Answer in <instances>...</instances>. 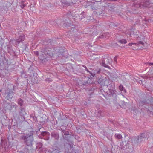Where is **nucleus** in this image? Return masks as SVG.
<instances>
[{
	"mask_svg": "<svg viewBox=\"0 0 153 153\" xmlns=\"http://www.w3.org/2000/svg\"><path fill=\"white\" fill-rule=\"evenodd\" d=\"M8 86L10 88L8 87L5 89L4 95L6 99L10 101L14 94H16V86L12 84L9 85Z\"/></svg>",
	"mask_w": 153,
	"mask_h": 153,
	"instance_id": "f257e3e1",
	"label": "nucleus"
},
{
	"mask_svg": "<svg viewBox=\"0 0 153 153\" xmlns=\"http://www.w3.org/2000/svg\"><path fill=\"white\" fill-rule=\"evenodd\" d=\"M33 133L34 131H31L30 132V133L21 137V139L27 146H30L32 145L33 140Z\"/></svg>",
	"mask_w": 153,
	"mask_h": 153,
	"instance_id": "f03ea898",
	"label": "nucleus"
},
{
	"mask_svg": "<svg viewBox=\"0 0 153 153\" xmlns=\"http://www.w3.org/2000/svg\"><path fill=\"white\" fill-rule=\"evenodd\" d=\"M4 109L9 110L10 111L12 110L13 108H14L16 110L17 108V106L16 104L13 102L5 103L4 104Z\"/></svg>",
	"mask_w": 153,
	"mask_h": 153,
	"instance_id": "7ed1b4c3",
	"label": "nucleus"
},
{
	"mask_svg": "<svg viewBox=\"0 0 153 153\" xmlns=\"http://www.w3.org/2000/svg\"><path fill=\"white\" fill-rule=\"evenodd\" d=\"M52 138L54 140L57 142L59 139V134L58 132L56 131H53L51 134Z\"/></svg>",
	"mask_w": 153,
	"mask_h": 153,
	"instance_id": "20e7f679",
	"label": "nucleus"
},
{
	"mask_svg": "<svg viewBox=\"0 0 153 153\" xmlns=\"http://www.w3.org/2000/svg\"><path fill=\"white\" fill-rule=\"evenodd\" d=\"M109 92L111 94L112 96L116 99L117 95L116 94V91L115 90V86H112V87L109 89Z\"/></svg>",
	"mask_w": 153,
	"mask_h": 153,
	"instance_id": "39448f33",
	"label": "nucleus"
},
{
	"mask_svg": "<svg viewBox=\"0 0 153 153\" xmlns=\"http://www.w3.org/2000/svg\"><path fill=\"white\" fill-rule=\"evenodd\" d=\"M18 114L20 117L24 119L25 115L26 114L25 108L20 107L18 111Z\"/></svg>",
	"mask_w": 153,
	"mask_h": 153,
	"instance_id": "423d86ee",
	"label": "nucleus"
},
{
	"mask_svg": "<svg viewBox=\"0 0 153 153\" xmlns=\"http://www.w3.org/2000/svg\"><path fill=\"white\" fill-rule=\"evenodd\" d=\"M147 135L145 133H142L140 136H138L137 137H136L135 138L136 140V143H138L139 142H140L142 140V139L147 137Z\"/></svg>",
	"mask_w": 153,
	"mask_h": 153,
	"instance_id": "0eeeda50",
	"label": "nucleus"
},
{
	"mask_svg": "<svg viewBox=\"0 0 153 153\" xmlns=\"http://www.w3.org/2000/svg\"><path fill=\"white\" fill-rule=\"evenodd\" d=\"M149 2L148 1L146 2H142L140 3V4L138 5H137L136 7H138L144 8L145 7H149Z\"/></svg>",
	"mask_w": 153,
	"mask_h": 153,
	"instance_id": "6e6552de",
	"label": "nucleus"
},
{
	"mask_svg": "<svg viewBox=\"0 0 153 153\" xmlns=\"http://www.w3.org/2000/svg\"><path fill=\"white\" fill-rule=\"evenodd\" d=\"M50 133L47 131H42L41 132V134L38 136L39 138L42 139L43 138V137L45 136H47V137L48 138V135H50Z\"/></svg>",
	"mask_w": 153,
	"mask_h": 153,
	"instance_id": "1a4fd4ad",
	"label": "nucleus"
},
{
	"mask_svg": "<svg viewBox=\"0 0 153 153\" xmlns=\"http://www.w3.org/2000/svg\"><path fill=\"white\" fill-rule=\"evenodd\" d=\"M28 72L30 74L29 75L30 76H34V74L35 71H34V68H29L28 69Z\"/></svg>",
	"mask_w": 153,
	"mask_h": 153,
	"instance_id": "9d476101",
	"label": "nucleus"
},
{
	"mask_svg": "<svg viewBox=\"0 0 153 153\" xmlns=\"http://www.w3.org/2000/svg\"><path fill=\"white\" fill-rule=\"evenodd\" d=\"M25 39V36L24 35L21 36L19 38L16 39V41L18 42H20L23 41Z\"/></svg>",
	"mask_w": 153,
	"mask_h": 153,
	"instance_id": "9b49d317",
	"label": "nucleus"
},
{
	"mask_svg": "<svg viewBox=\"0 0 153 153\" xmlns=\"http://www.w3.org/2000/svg\"><path fill=\"white\" fill-rule=\"evenodd\" d=\"M139 105L140 106H142L144 105H146L148 103H147V101L146 100H143V101L140 100L139 102Z\"/></svg>",
	"mask_w": 153,
	"mask_h": 153,
	"instance_id": "f8f14e48",
	"label": "nucleus"
},
{
	"mask_svg": "<svg viewBox=\"0 0 153 153\" xmlns=\"http://www.w3.org/2000/svg\"><path fill=\"white\" fill-rule=\"evenodd\" d=\"M17 103L21 106H22L24 104V101L21 98H19L17 100Z\"/></svg>",
	"mask_w": 153,
	"mask_h": 153,
	"instance_id": "ddd939ff",
	"label": "nucleus"
},
{
	"mask_svg": "<svg viewBox=\"0 0 153 153\" xmlns=\"http://www.w3.org/2000/svg\"><path fill=\"white\" fill-rule=\"evenodd\" d=\"M97 113L98 114L97 115L99 117H103L104 115V112L100 110H99L98 111Z\"/></svg>",
	"mask_w": 153,
	"mask_h": 153,
	"instance_id": "4468645a",
	"label": "nucleus"
},
{
	"mask_svg": "<svg viewBox=\"0 0 153 153\" xmlns=\"http://www.w3.org/2000/svg\"><path fill=\"white\" fill-rule=\"evenodd\" d=\"M73 144H70V143L68 144V145L70 146L71 148V152L69 153H76L75 149L73 148Z\"/></svg>",
	"mask_w": 153,
	"mask_h": 153,
	"instance_id": "2eb2a0df",
	"label": "nucleus"
},
{
	"mask_svg": "<svg viewBox=\"0 0 153 153\" xmlns=\"http://www.w3.org/2000/svg\"><path fill=\"white\" fill-rule=\"evenodd\" d=\"M62 137L64 139L66 140L68 142L70 143V144H73V142L70 141V140L68 139L67 137H66V136H64L63 135Z\"/></svg>",
	"mask_w": 153,
	"mask_h": 153,
	"instance_id": "dca6fc26",
	"label": "nucleus"
},
{
	"mask_svg": "<svg viewBox=\"0 0 153 153\" xmlns=\"http://www.w3.org/2000/svg\"><path fill=\"white\" fill-rule=\"evenodd\" d=\"M118 42V43L121 44H125L127 43V41L125 39H122V40H119Z\"/></svg>",
	"mask_w": 153,
	"mask_h": 153,
	"instance_id": "f3484780",
	"label": "nucleus"
},
{
	"mask_svg": "<svg viewBox=\"0 0 153 153\" xmlns=\"http://www.w3.org/2000/svg\"><path fill=\"white\" fill-rule=\"evenodd\" d=\"M72 1L71 0H66L65 1H63L62 3L66 5H69L70 2Z\"/></svg>",
	"mask_w": 153,
	"mask_h": 153,
	"instance_id": "a211bd4d",
	"label": "nucleus"
},
{
	"mask_svg": "<svg viewBox=\"0 0 153 153\" xmlns=\"http://www.w3.org/2000/svg\"><path fill=\"white\" fill-rule=\"evenodd\" d=\"M67 128L66 126H61L60 127L61 130L62 131V132L66 130Z\"/></svg>",
	"mask_w": 153,
	"mask_h": 153,
	"instance_id": "6ab92c4d",
	"label": "nucleus"
},
{
	"mask_svg": "<svg viewBox=\"0 0 153 153\" xmlns=\"http://www.w3.org/2000/svg\"><path fill=\"white\" fill-rule=\"evenodd\" d=\"M30 118L32 119L34 122H36L37 121V118L35 116H31Z\"/></svg>",
	"mask_w": 153,
	"mask_h": 153,
	"instance_id": "aec40b11",
	"label": "nucleus"
},
{
	"mask_svg": "<svg viewBox=\"0 0 153 153\" xmlns=\"http://www.w3.org/2000/svg\"><path fill=\"white\" fill-rule=\"evenodd\" d=\"M115 137L116 138L119 139H120L122 138V135L120 134H115Z\"/></svg>",
	"mask_w": 153,
	"mask_h": 153,
	"instance_id": "412c9836",
	"label": "nucleus"
},
{
	"mask_svg": "<svg viewBox=\"0 0 153 153\" xmlns=\"http://www.w3.org/2000/svg\"><path fill=\"white\" fill-rule=\"evenodd\" d=\"M48 138L47 137V136H45L43 137V138L42 139H44V140H45L46 141H48V140L50 139V135H48Z\"/></svg>",
	"mask_w": 153,
	"mask_h": 153,
	"instance_id": "4be33fe9",
	"label": "nucleus"
},
{
	"mask_svg": "<svg viewBox=\"0 0 153 153\" xmlns=\"http://www.w3.org/2000/svg\"><path fill=\"white\" fill-rule=\"evenodd\" d=\"M62 132L65 135H68L69 134V132L67 131H66V130Z\"/></svg>",
	"mask_w": 153,
	"mask_h": 153,
	"instance_id": "5701e85b",
	"label": "nucleus"
},
{
	"mask_svg": "<svg viewBox=\"0 0 153 153\" xmlns=\"http://www.w3.org/2000/svg\"><path fill=\"white\" fill-rule=\"evenodd\" d=\"M124 88L123 87L121 84L119 86V89L120 91H122Z\"/></svg>",
	"mask_w": 153,
	"mask_h": 153,
	"instance_id": "b1692460",
	"label": "nucleus"
},
{
	"mask_svg": "<svg viewBox=\"0 0 153 153\" xmlns=\"http://www.w3.org/2000/svg\"><path fill=\"white\" fill-rule=\"evenodd\" d=\"M37 128L40 130L42 127V125L39 124H38L37 125Z\"/></svg>",
	"mask_w": 153,
	"mask_h": 153,
	"instance_id": "393cba45",
	"label": "nucleus"
},
{
	"mask_svg": "<svg viewBox=\"0 0 153 153\" xmlns=\"http://www.w3.org/2000/svg\"><path fill=\"white\" fill-rule=\"evenodd\" d=\"M38 146L40 148H41L43 146L42 143L41 142H39L37 143Z\"/></svg>",
	"mask_w": 153,
	"mask_h": 153,
	"instance_id": "a878e982",
	"label": "nucleus"
},
{
	"mask_svg": "<svg viewBox=\"0 0 153 153\" xmlns=\"http://www.w3.org/2000/svg\"><path fill=\"white\" fill-rule=\"evenodd\" d=\"M58 150L56 149L53 150L50 153H58Z\"/></svg>",
	"mask_w": 153,
	"mask_h": 153,
	"instance_id": "bb28decb",
	"label": "nucleus"
},
{
	"mask_svg": "<svg viewBox=\"0 0 153 153\" xmlns=\"http://www.w3.org/2000/svg\"><path fill=\"white\" fill-rule=\"evenodd\" d=\"M45 80L48 82H50L52 81V79L49 78H46Z\"/></svg>",
	"mask_w": 153,
	"mask_h": 153,
	"instance_id": "cd10ccee",
	"label": "nucleus"
},
{
	"mask_svg": "<svg viewBox=\"0 0 153 153\" xmlns=\"http://www.w3.org/2000/svg\"><path fill=\"white\" fill-rule=\"evenodd\" d=\"M153 66V63H147L146 64V66Z\"/></svg>",
	"mask_w": 153,
	"mask_h": 153,
	"instance_id": "c85d7f7f",
	"label": "nucleus"
},
{
	"mask_svg": "<svg viewBox=\"0 0 153 153\" xmlns=\"http://www.w3.org/2000/svg\"><path fill=\"white\" fill-rule=\"evenodd\" d=\"M28 149L27 147H25L24 149V151L26 153L28 152Z\"/></svg>",
	"mask_w": 153,
	"mask_h": 153,
	"instance_id": "c756f323",
	"label": "nucleus"
},
{
	"mask_svg": "<svg viewBox=\"0 0 153 153\" xmlns=\"http://www.w3.org/2000/svg\"><path fill=\"white\" fill-rule=\"evenodd\" d=\"M134 44H136V43H130L128 44V46H132Z\"/></svg>",
	"mask_w": 153,
	"mask_h": 153,
	"instance_id": "7c9ffc66",
	"label": "nucleus"
},
{
	"mask_svg": "<svg viewBox=\"0 0 153 153\" xmlns=\"http://www.w3.org/2000/svg\"><path fill=\"white\" fill-rule=\"evenodd\" d=\"M34 54L36 55H38V52L37 51H34Z\"/></svg>",
	"mask_w": 153,
	"mask_h": 153,
	"instance_id": "2f4dec72",
	"label": "nucleus"
},
{
	"mask_svg": "<svg viewBox=\"0 0 153 153\" xmlns=\"http://www.w3.org/2000/svg\"><path fill=\"white\" fill-rule=\"evenodd\" d=\"M79 137L78 136H75V138L77 140H78Z\"/></svg>",
	"mask_w": 153,
	"mask_h": 153,
	"instance_id": "473e14b6",
	"label": "nucleus"
},
{
	"mask_svg": "<svg viewBox=\"0 0 153 153\" xmlns=\"http://www.w3.org/2000/svg\"><path fill=\"white\" fill-rule=\"evenodd\" d=\"M100 69H99V70H98L97 72V73L98 74H100Z\"/></svg>",
	"mask_w": 153,
	"mask_h": 153,
	"instance_id": "72a5a7b5",
	"label": "nucleus"
},
{
	"mask_svg": "<svg viewBox=\"0 0 153 153\" xmlns=\"http://www.w3.org/2000/svg\"><path fill=\"white\" fill-rule=\"evenodd\" d=\"M40 131L39 129L38 128L36 129L35 131L36 132H38L39 131Z\"/></svg>",
	"mask_w": 153,
	"mask_h": 153,
	"instance_id": "f704fd0d",
	"label": "nucleus"
},
{
	"mask_svg": "<svg viewBox=\"0 0 153 153\" xmlns=\"http://www.w3.org/2000/svg\"><path fill=\"white\" fill-rule=\"evenodd\" d=\"M16 113V111H13V116H14H14H16V115H15V114H14V113Z\"/></svg>",
	"mask_w": 153,
	"mask_h": 153,
	"instance_id": "c9c22d12",
	"label": "nucleus"
},
{
	"mask_svg": "<svg viewBox=\"0 0 153 153\" xmlns=\"http://www.w3.org/2000/svg\"><path fill=\"white\" fill-rule=\"evenodd\" d=\"M25 7V5L24 4H23L21 6V7L23 8L24 7Z\"/></svg>",
	"mask_w": 153,
	"mask_h": 153,
	"instance_id": "e433bc0d",
	"label": "nucleus"
},
{
	"mask_svg": "<svg viewBox=\"0 0 153 153\" xmlns=\"http://www.w3.org/2000/svg\"><path fill=\"white\" fill-rule=\"evenodd\" d=\"M139 44H143V43L142 42H139Z\"/></svg>",
	"mask_w": 153,
	"mask_h": 153,
	"instance_id": "4c0bfd02",
	"label": "nucleus"
},
{
	"mask_svg": "<svg viewBox=\"0 0 153 153\" xmlns=\"http://www.w3.org/2000/svg\"><path fill=\"white\" fill-rule=\"evenodd\" d=\"M71 135L72 136H74V134H73V135L71 134Z\"/></svg>",
	"mask_w": 153,
	"mask_h": 153,
	"instance_id": "58836bf2",
	"label": "nucleus"
},
{
	"mask_svg": "<svg viewBox=\"0 0 153 153\" xmlns=\"http://www.w3.org/2000/svg\"><path fill=\"white\" fill-rule=\"evenodd\" d=\"M144 107L146 108H148L147 107H146V106H144Z\"/></svg>",
	"mask_w": 153,
	"mask_h": 153,
	"instance_id": "ea45409f",
	"label": "nucleus"
},
{
	"mask_svg": "<svg viewBox=\"0 0 153 153\" xmlns=\"http://www.w3.org/2000/svg\"><path fill=\"white\" fill-rule=\"evenodd\" d=\"M2 91V90L1 89L0 90V92H1Z\"/></svg>",
	"mask_w": 153,
	"mask_h": 153,
	"instance_id": "a19ab883",
	"label": "nucleus"
},
{
	"mask_svg": "<svg viewBox=\"0 0 153 153\" xmlns=\"http://www.w3.org/2000/svg\"><path fill=\"white\" fill-rule=\"evenodd\" d=\"M104 66V67H107V66H106L105 65H103Z\"/></svg>",
	"mask_w": 153,
	"mask_h": 153,
	"instance_id": "79ce46f5",
	"label": "nucleus"
},
{
	"mask_svg": "<svg viewBox=\"0 0 153 153\" xmlns=\"http://www.w3.org/2000/svg\"><path fill=\"white\" fill-rule=\"evenodd\" d=\"M91 75L93 76H94V75L93 74H92Z\"/></svg>",
	"mask_w": 153,
	"mask_h": 153,
	"instance_id": "37998d69",
	"label": "nucleus"
},
{
	"mask_svg": "<svg viewBox=\"0 0 153 153\" xmlns=\"http://www.w3.org/2000/svg\"><path fill=\"white\" fill-rule=\"evenodd\" d=\"M83 85H85V84L83 83Z\"/></svg>",
	"mask_w": 153,
	"mask_h": 153,
	"instance_id": "c03bdc74",
	"label": "nucleus"
},
{
	"mask_svg": "<svg viewBox=\"0 0 153 153\" xmlns=\"http://www.w3.org/2000/svg\"><path fill=\"white\" fill-rule=\"evenodd\" d=\"M133 50H135V48H132Z\"/></svg>",
	"mask_w": 153,
	"mask_h": 153,
	"instance_id": "a18cd8bd",
	"label": "nucleus"
},
{
	"mask_svg": "<svg viewBox=\"0 0 153 153\" xmlns=\"http://www.w3.org/2000/svg\"><path fill=\"white\" fill-rule=\"evenodd\" d=\"M3 140L2 139H1V141H2V140Z\"/></svg>",
	"mask_w": 153,
	"mask_h": 153,
	"instance_id": "49530a36",
	"label": "nucleus"
},
{
	"mask_svg": "<svg viewBox=\"0 0 153 153\" xmlns=\"http://www.w3.org/2000/svg\"><path fill=\"white\" fill-rule=\"evenodd\" d=\"M86 68V69L87 68V67H86V68Z\"/></svg>",
	"mask_w": 153,
	"mask_h": 153,
	"instance_id": "de8ad7c7",
	"label": "nucleus"
},
{
	"mask_svg": "<svg viewBox=\"0 0 153 153\" xmlns=\"http://www.w3.org/2000/svg\"><path fill=\"white\" fill-rule=\"evenodd\" d=\"M108 68H109V67H108Z\"/></svg>",
	"mask_w": 153,
	"mask_h": 153,
	"instance_id": "09e8293b",
	"label": "nucleus"
}]
</instances>
